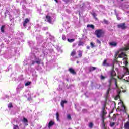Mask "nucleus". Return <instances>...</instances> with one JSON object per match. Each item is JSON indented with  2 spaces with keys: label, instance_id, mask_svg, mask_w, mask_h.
I'll return each mask as SVG.
<instances>
[{
  "label": "nucleus",
  "instance_id": "obj_11",
  "mask_svg": "<svg viewBox=\"0 0 129 129\" xmlns=\"http://www.w3.org/2000/svg\"><path fill=\"white\" fill-rule=\"evenodd\" d=\"M46 19L47 20V22H48V23H51L52 18H51V17L49 16H46Z\"/></svg>",
  "mask_w": 129,
  "mask_h": 129
},
{
  "label": "nucleus",
  "instance_id": "obj_49",
  "mask_svg": "<svg viewBox=\"0 0 129 129\" xmlns=\"http://www.w3.org/2000/svg\"><path fill=\"white\" fill-rule=\"evenodd\" d=\"M69 129H71V128H69Z\"/></svg>",
  "mask_w": 129,
  "mask_h": 129
},
{
  "label": "nucleus",
  "instance_id": "obj_6",
  "mask_svg": "<svg viewBox=\"0 0 129 129\" xmlns=\"http://www.w3.org/2000/svg\"><path fill=\"white\" fill-rule=\"evenodd\" d=\"M120 103L121 105V110H122L123 112H126V109L124 105H123V102H120Z\"/></svg>",
  "mask_w": 129,
  "mask_h": 129
},
{
  "label": "nucleus",
  "instance_id": "obj_4",
  "mask_svg": "<svg viewBox=\"0 0 129 129\" xmlns=\"http://www.w3.org/2000/svg\"><path fill=\"white\" fill-rule=\"evenodd\" d=\"M103 34H104V32L101 29H98L95 31V35H96L97 38H101Z\"/></svg>",
  "mask_w": 129,
  "mask_h": 129
},
{
  "label": "nucleus",
  "instance_id": "obj_43",
  "mask_svg": "<svg viewBox=\"0 0 129 129\" xmlns=\"http://www.w3.org/2000/svg\"><path fill=\"white\" fill-rule=\"evenodd\" d=\"M112 67L113 68L114 67V64H113Z\"/></svg>",
  "mask_w": 129,
  "mask_h": 129
},
{
  "label": "nucleus",
  "instance_id": "obj_18",
  "mask_svg": "<svg viewBox=\"0 0 129 129\" xmlns=\"http://www.w3.org/2000/svg\"><path fill=\"white\" fill-rule=\"evenodd\" d=\"M23 121L24 122V123H25V125H28V124H27L28 122V120L26 118H23Z\"/></svg>",
  "mask_w": 129,
  "mask_h": 129
},
{
  "label": "nucleus",
  "instance_id": "obj_38",
  "mask_svg": "<svg viewBox=\"0 0 129 129\" xmlns=\"http://www.w3.org/2000/svg\"><path fill=\"white\" fill-rule=\"evenodd\" d=\"M101 79H102V80H103V79H105V77H104V76H101Z\"/></svg>",
  "mask_w": 129,
  "mask_h": 129
},
{
  "label": "nucleus",
  "instance_id": "obj_27",
  "mask_svg": "<svg viewBox=\"0 0 129 129\" xmlns=\"http://www.w3.org/2000/svg\"><path fill=\"white\" fill-rule=\"evenodd\" d=\"M13 129H20V128L19 127V126L17 125H14L13 126Z\"/></svg>",
  "mask_w": 129,
  "mask_h": 129
},
{
  "label": "nucleus",
  "instance_id": "obj_44",
  "mask_svg": "<svg viewBox=\"0 0 129 129\" xmlns=\"http://www.w3.org/2000/svg\"><path fill=\"white\" fill-rule=\"evenodd\" d=\"M123 92H125V90H124Z\"/></svg>",
  "mask_w": 129,
  "mask_h": 129
},
{
  "label": "nucleus",
  "instance_id": "obj_22",
  "mask_svg": "<svg viewBox=\"0 0 129 129\" xmlns=\"http://www.w3.org/2000/svg\"><path fill=\"white\" fill-rule=\"evenodd\" d=\"M4 29H5V25H3L1 28V32H2V33H5Z\"/></svg>",
  "mask_w": 129,
  "mask_h": 129
},
{
  "label": "nucleus",
  "instance_id": "obj_41",
  "mask_svg": "<svg viewBox=\"0 0 129 129\" xmlns=\"http://www.w3.org/2000/svg\"><path fill=\"white\" fill-rule=\"evenodd\" d=\"M87 49H90V47L89 46H87Z\"/></svg>",
  "mask_w": 129,
  "mask_h": 129
},
{
  "label": "nucleus",
  "instance_id": "obj_8",
  "mask_svg": "<svg viewBox=\"0 0 129 129\" xmlns=\"http://www.w3.org/2000/svg\"><path fill=\"white\" fill-rule=\"evenodd\" d=\"M53 125H54V122H53L52 121H51L48 123V128H49V129L51 128V127H52V126H53Z\"/></svg>",
  "mask_w": 129,
  "mask_h": 129
},
{
  "label": "nucleus",
  "instance_id": "obj_47",
  "mask_svg": "<svg viewBox=\"0 0 129 129\" xmlns=\"http://www.w3.org/2000/svg\"><path fill=\"white\" fill-rule=\"evenodd\" d=\"M77 63H78V61H77Z\"/></svg>",
  "mask_w": 129,
  "mask_h": 129
},
{
  "label": "nucleus",
  "instance_id": "obj_25",
  "mask_svg": "<svg viewBox=\"0 0 129 129\" xmlns=\"http://www.w3.org/2000/svg\"><path fill=\"white\" fill-rule=\"evenodd\" d=\"M56 119L57 121H59V113L58 112L56 113Z\"/></svg>",
  "mask_w": 129,
  "mask_h": 129
},
{
  "label": "nucleus",
  "instance_id": "obj_30",
  "mask_svg": "<svg viewBox=\"0 0 129 129\" xmlns=\"http://www.w3.org/2000/svg\"><path fill=\"white\" fill-rule=\"evenodd\" d=\"M8 107L9 108L13 107V104L12 103H10L8 104Z\"/></svg>",
  "mask_w": 129,
  "mask_h": 129
},
{
  "label": "nucleus",
  "instance_id": "obj_28",
  "mask_svg": "<svg viewBox=\"0 0 129 129\" xmlns=\"http://www.w3.org/2000/svg\"><path fill=\"white\" fill-rule=\"evenodd\" d=\"M90 45H91V48H94V47H95V45H94V44H93V42H91V43H90Z\"/></svg>",
  "mask_w": 129,
  "mask_h": 129
},
{
  "label": "nucleus",
  "instance_id": "obj_29",
  "mask_svg": "<svg viewBox=\"0 0 129 129\" xmlns=\"http://www.w3.org/2000/svg\"><path fill=\"white\" fill-rule=\"evenodd\" d=\"M92 126H93V124L92 123H90L89 124V127H90V128H92Z\"/></svg>",
  "mask_w": 129,
  "mask_h": 129
},
{
  "label": "nucleus",
  "instance_id": "obj_13",
  "mask_svg": "<svg viewBox=\"0 0 129 129\" xmlns=\"http://www.w3.org/2000/svg\"><path fill=\"white\" fill-rule=\"evenodd\" d=\"M120 90H117V95L115 97V99H118V98H119L120 96H119V94H120Z\"/></svg>",
  "mask_w": 129,
  "mask_h": 129
},
{
  "label": "nucleus",
  "instance_id": "obj_45",
  "mask_svg": "<svg viewBox=\"0 0 129 129\" xmlns=\"http://www.w3.org/2000/svg\"><path fill=\"white\" fill-rule=\"evenodd\" d=\"M119 66H120V63H119Z\"/></svg>",
  "mask_w": 129,
  "mask_h": 129
},
{
  "label": "nucleus",
  "instance_id": "obj_20",
  "mask_svg": "<svg viewBox=\"0 0 129 129\" xmlns=\"http://www.w3.org/2000/svg\"><path fill=\"white\" fill-rule=\"evenodd\" d=\"M67 103V101H62L61 102V105L62 107H64V104Z\"/></svg>",
  "mask_w": 129,
  "mask_h": 129
},
{
  "label": "nucleus",
  "instance_id": "obj_46",
  "mask_svg": "<svg viewBox=\"0 0 129 129\" xmlns=\"http://www.w3.org/2000/svg\"><path fill=\"white\" fill-rule=\"evenodd\" d=\"M74 46H75V45H73V47H74Z\"/></svg>",
  "mask_w": 129,
  "mask_h": 129
},
{
  "label": "nucleus",
  "instance_id": "obj_5",
  "mask_svg": "<svg viewBox=\"0 0 129 129\" xmlns=\"http://www.w3.org/2000/svg\"><path fill=\"white\" fill-rule=\"evenodd\" d=\"M42 62V60H41L39 58H36L35 59V61H32V65H34V64H38V65L41 64V62Z\"/></svg>",
  "mask_w": 129,
  "mask_h": 129
},
{
  "label": "nucleus",
  "instance_id": "obj_14",
  "mask_svg": "<svg viewBox=\"0 0 129 129\" xmlns=\"http://www.w3.org/2000/svg\"><path fill=\"white\" fill-rule=\"evenodd\" d=\"M115 75H116V74L115 73V71L112 70L111 72V76H112V77H113V76H115Z\"/></svg>",
  "mask_w": 129,
  "mask_h": 129
},
{
  "label": "nucleus",
  "instance_id": "obj_42",
  "mask_svg": "<svg viewBox=\"0 0 129 129\" xmlns=\"http://www.w3.org/2000/svg\"><path fill=\"white\" fill-rule=\"evenodd\" d=\"M56 3H58V0H54Z\"/></svg>",
  "mask_w": 129,
  "mask_h": 129
},
{
  "label": "nucleus",
  "instance_id": "obj_16",
  "mask_svg": "<svg viewBox=\"0 0 129 129\" xmlns=\"http://www.w3.org/2000/svg\"><path fill=\"white\" fill-rule=\"evenodd\" d=\"M87 28H91V29H94V25L92 24H88L87 26Z\"/></svg>",
  "mask_w": 129,
  "mask_h": 129
},
{
  "label": "nucleus",
  "instance_id": "obj_17",
  "mask_svg": "<svg viewBox=\"0 0 129 129\" xmlns=\"http://www.w3.org/2000/svg\"><path fill=\"white\" fill-rule=\"evenodd\" d=\"M106 111L104 110V108H103V116L102 117V118H104V115H105V114H106Z\"/></svg>",
  "mask_w": 129,
  "mask_h": 129
},
{
  "label": "nucleus",
  "instance_id": "obj_37",
  "mask_svg": "<svg viewBox=\"0 0 129 129\" xmlns=\"http://www.w3.org/2000/svg\"><path fill=\"white\" fill-rule=\"evenodd\" d=\"M104 23H105V24H108V21H107V20L104 19Z\"/></svg>",
  "mask_w": 129,
  "mask_h": 129
},
{
  "label": "nucleus",
  "instance_id": "obj_19",
  "mask_svg": "<svg viewBox=\"0 0 129 129\" xmlns=\"http://www.w3.org/2000/svg\"><path fill=\"white\" fill-rule=\"evenodd\" d=\"M102 127L104 128H105V124H104V118H103L102 119Z\"/></svg>",
  "mask_w": 129,
  "mask_h": 129
},
{
  "label": "nucleus",
  "instance_id": "obj_24",
  "mask_svg": "<svg viewBox=\"0 0 129 129\" xmlns=\"http://www.w3.org/2000/svg\"><path fill=\"white\" fill-rule=\"evenodd\" d=\"M68 42H69V43H72L73 42H74L75 39H68Z\"/></svg>",
  "mask_w": 129,
  "mask_h": 129
},
{
  "label": "nucleus",
  "instance_id": "obj_21",
  "mask_svg": "<svg viewBox=\"0 0 129 129\" xmlns=\"http://www.w3.org/2000/svg\"><path fill=\"white\" fill-rule=\"evenodd\" d=\"M95 69H96V67H90V68L89 71H93L95 70Z\"/></svg>",
  "mask_w": 129,
  "mask_h": 129
},
{
  "label": "nucleus",
  "instance_id": "obj_9",
  "mask_svg": "<svg viewBox=\"0 0 129 129\" xmlns=\"http://www.w3.org/2000/svg\"><path fill=\"white\" fill-rule=\"evenodd\" d=\"M118 28H121V29H124L125 28V24L124 23H122L118 25Z\"/></svg>",
  "mask_w": 129,
  "mask_h": 129
},
{
  "label": "nucleus",
  "instance_id": "obj_48",
  "mask_svg": "<svg viewBox=\"0 0 129 129\" xmlns=\"http://www.w3.org/2000/svg\"><path fill=\"white\" fill-rule=\"evenodd\" d=\"M121 64H122L121 62Z\"/></svg>",
  "mask_w": 129,
  "mask_h": 129
},
{
  "label": "nucleus",
  "instance_id": "obj_35",
  "mask_svg": "<svg viewBox=\"0 0 129 129\" xmlns=\"http://www.w3.org/2000/svg\"><path fill=\"white\" fill-rule=\"evenodd\" d=\"M96 41L98 44H101V42L100 41V40L97 39Z\"/></svg>",
  "mask_w": 129,
  "mask_h": 129
},
{
  "label": "nucleus",
  "instance_id": "obj_7",
  "mask_svg": "<svg viewBox=\"0 0 129 129\" xmlns=\"http://www.w3.org/2000/svg\"><path fill=\"white\" fill-rule=\"evenodd\" d=\"M102 65H103V66H105V67H108L110 66L109 63H107V59H105L104 60V61L103 62Z\"/></svg>",
  "mask_w": 129,
  "mask_h": 129
},
{
  "label": "nucleus",
  "instance_id": "obj_36",
  "mask_svg": "<svg viewBox=\"0 0 129 129\" xmlns=\"http://www.w3.org/2000/svg\"><path fill=\"white\" fill-rule=\"evenodd\" d=\"M62 39L64 40H66V37H65V35H62Z\"/></svg>",
  "mask_w": 129,
  "mask_h": 129
},
{
  "label": "nucleus",
  "instance_id": "obj_10",
  "mask_svg": "<svg viewBox=\"0 0 129 129\" xmlns=\"http://www.w3.org/2000/svg\"><path fill=\"white\" fill-rule=\"evenodd\" d=\"M30 20H29L28 19V18L26 19L24 21V22L23 23V26L24 27H26L27 26V24H28V23H29Z\"/></svg>",
  "mask_w": 129,
  "mask_h": 129
},
{
  "label": "nucleus",
  "instance_id": "obj_34",
  "mask_svg": "<svg viewBox=\"0 0 129 129\" xmlns=\"http://www.w3.org/2000/svg\"><path fill=\"white\" fill-rule=\"evenodd\" d=\"M83 45V42H80L78 44V46H82Z\"/></svg>",
  "mask_w": 129,
  "mask_h": 129
},
{
  "label": "nucleus",
  "instance_id": "obj_39",
  "mask_svg": "<svg viewBox=\"0 0 129 129\" xmlns=\"http://www.w3.org/2000/svg\"><path fill=\"white\" fill-rule=\"evenodd\" d=\"M70 0H63V2H65L67 4V3H69Z\"/></svg>",
  "mask_w": 129,
  "mask_h": 129
},
{
  "label": "nucleus",
  "instance_id": "obj_32",
  "mask_svg": "<svg viewBox=\"0 0 129 129\" xmlns=\"http://www.w3.org/2000/svg\"><path fill=\"white\" fill-rule=\"evenodd\" d=\"M114 124H115L114 122H111L110 124V126H111V127H112L114 126Z\"/></svg>",
  "mask_w": 129,
  "mask_h": 129
},
{
  "label": "nucleus",
  "instance_id": "obj_26",
  "mask_svg": "<svg viewBox=\"0 0 129 129\" xmlns=\"http://www.w3.org/2000/svg\"><path fill=\"white\" fill-rule=\"evenodd\" d=\"M76 53V51H75V50H73V51L72 52V53H71V56H74V55H75Z\"/></svg>",
  "mask_w": 129,
  "mask_h": 129
},
{
  "label": "nucleus",
  "instance_id": "obj_40",
  "mask_svg": "<svg viewBox=\"0 0 129 129\" xmlns=\"http://www.w3.org/2000/svg\"><path fill=\"white\" fill-rule=\"evenodd\" d=\"M117 19H118V20H120V18H119V17H118V16H117Z\"/></svg>",
  "mask_w": 129,
  "mask_h": 129
},
{
  "label": "nucleus",
  "instance_id": "obj_33",
  "mask_svg": "<svg viewBox=\"0 0 129 129\" xmlns=\"http://www.w3.org/2000/svg\"><path fill=\"white\" fill-rule=\"evenodd\" d=\"M79 56H80V57H81V56H82V52L80 51H79Z\"/></svg>",
  "mask_w": 129,
  "mask_h": 129
},
{
  "label": "nucleus",
  "instance_id": "obj_1",
  "mask_svg": "<svg viewBox=\"0 0 129 129\" xmlns=\"http://www.w3.org/2000/svg\"><path fill=\"white\" fill-rule=\"evenodd\" d=\"M129 49V45L121 49H120L117 53H116V54L118 55V58H123V63L124 64L125 66H127V64H128V62H127V58H126V55L124 53V52L125 51H127V50Z\"/></svg>",
  "mask_w": 129,
  "mask_h": 129
},
{
  "label": "nucleus",
  "instance_id": "obj_23",
  "mask_svg": "<svg viewBox=\"0 0 129 129\" xmlns=\"http://www.w3.org/2000/svg\"><path fill=\"white\" fill-rule=\"evenodd\" d=\"M67 117L69 120H71L72 118H71V116L70 115V114H67Z\"/></svg>",
  "mask_w": 129,
  "mask_h": 129
},
{
  "label": "nucleus",
  "instance_id": "obj_2",
  "mask_svg": "<svg viewBox=\"0 0 129 129\" xmlns=\"http://www.w3.org/2000/svg\"><path fill=\"white\" fill-rule=\"evenodd\" d=\"M125 69L126 72L124 74H121L120 76H119V78H120V79H122V78H124V80L129 82V70L127 68H125Z\"/></svg>",
  "mask_w": 129,
  "mask_h": 129
},
{
  "label": "nucleus",
  "instance_id": "obj_31",
  "mask_svg": "<svg viewBox=\"0 0 129 129\" xmlns=\"http://www.w3.org/2000/svg\"><path fill=\"white\" fill-rule=\"evenodd\" d=\"M30 84H31V82H28L26 83H25V86H29V85H30Z\"/></svg>",
  "mask_w": 129,
  "mask_h": 129
},
{
  "label": "nucleus",
  "instance_id": "obj_12",
  "mask_svg": "<svg viewBox=\"0 0 129 129\" xmlns=\"http://www.w3.org/2000/svg\"><path fill=\"white\" fill-rule=\"evenodd\" d=\"M117 45V43L115 42H112L110 43V45L112 47H116V45Z\"/></svg>",
  "mask_w": 129,
  "mask_h": 129
},
{
  "label": "nucleus",
  "instance_id": "obj_3",
  "mask_svg": "<svg viewBox=\"0 0 129 129\" xmlns=\"http://www.w3.org/2000/svg\"><path fill=\"white\" fill-rule=\"evenodd\" d=\"M109 88L107 91V95L111 91V88H110V85H111V83H114V84L115 85L116 87H117V84H116V79L114 78L113 77H112L110 80L109 81Z\"/></svg>",
  "mask_w": 129,
  "mask_h": 129
},
{
  "label": "nucleus",
  "instance_id": "obj_15",
  "mask_svg": "<svg viewBox=\"0 0 129 129\" xmlns=\"http://www.w3.org/2000/svg\"><path fill=\"white\" fill-rule=\"evenodd\" d=\"M70 72L71 73H72V74H76V73H75V71H74V70H73L72 68H70L69 69Z\"/></svg>",
  "mask_w": 129,
  "mask_h": 129
}]
</instances>
